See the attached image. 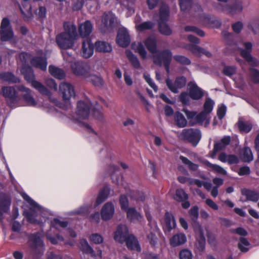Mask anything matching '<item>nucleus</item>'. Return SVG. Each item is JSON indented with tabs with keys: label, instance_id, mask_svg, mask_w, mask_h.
Masks as SVG:
<instances>
[{
	"label": "nucleus",
	"instance_id": "e2e57ef3",
	"mask_svg": "<svg viewBox=\"0 0 259 259\" xmlns=\"http://www.w3.org/2000/svg\"><path fill=\"white\" fill-rule=\"evenodd\" d=\"M174 58L177 62L182 65H188L191 63V61L188 58L183 56L176 55L174 57Z\"/></svg>",
	"mask_w": 259,
	"mask_h": 259
},
{
	"label": "nucleus",
	"instance_id": "0eeeda50",
	"mask_svg": "<svg viewBox=\"0 0 259 259\" xmlns=\"http://www.w3.org/2000/svg\"><path fill=\"white\" fill-rule=\"evenodd\" d=\"M201 135L200 130L197 128H185L182 130L179 138L183 140L187 141L196 146L201 139Z\"/></svg>",
	"mask_w": 259,
	"mask_h": 259
},
{
	"label": "nucleus",
	"instance_id": "79ce46f5",
	"mask_svg": "<svg viewBox=\"0 0 259 259\" xmlns=\"http://www.w3.org/2000/svg\"><path fill=\"white\" fill-rule=\"evenodd\" d=\"M30 210L31 211H30L24 212L25 216L26 218L27 221L31 224L41 225V224L43 223L41 221H40L39 220H37L35 219L36 214L35 212H34V210L35 209H32Z\"/></svg>",
	"mask_w": 259,
	"mask_h": 259
},
{
	"label": "nucleus",
	"instance_id": "6e6552de",
	"mask_svg": "<svg viewBox=\"0 0 259 259\" xmlns=\"http://www.w3.org/2000/svg\"><path fill=\"white\" fill-rule=\"evenodd\" d=\"M43 234L40 232L32 234L29 236V242L33 252L37 255L42 254L45 251V244L41 238Z\"/></svg>",
	"mask_w": 259,
	"mask_h": 259
},
{
	"label": "nucleus",
	"instance_id": "c85d7f7f",
	"mask_svg": "<svg viewBox=\"0 0 259 259\" xmlns=\"http://www.w3.org/2000/svg\"><path fill=\"white\" fill-rule=\"evenodd\" d=\"M188 49L194 54L201 56L205 55L206 57L210 58L212 56L211 53L204 49L196 45H191L188 47Z\"/></svg>",
	"mask_w": 259,
	"mask_h": 259
},
{
	"label": "nucleus",
	"instance_id": "f8f14e48",
	"mask_svg": "<svg viewBox=\"0 0 259 259\" xmlns=\"http://www.w3.org/2000/svg\"><path fill=\"white\" fill-rule=\"evenodd\" d=\"M71 68L74 74L79 76L87 77L89 76L90 67L82 61H74L71 64Z\"/></svg>",
	"mask_w": 259,
	"mask_h": 259
},
{
	"label": "nucleus",
	"instance_id": "a19ab883",
	"mask_svg": "<svg viewBox=\"0 0 259 259\" xmlns=\"http://www.w3.org/2000/svg\"><path fill=\"white\" fill-rule=\"evenodd\" d=\"M231 142V137L230 136H225L220 141V142L214 144V150L220 151L226 148Z\"/></svg>",
	"mask_w": 259,
	"mask_h": 259
},
{
	"label": "nucleus",
	"instance_id": "412c9836",
	"mask_svg": "<svg viewBox=\"0 0 259 259\" xmlns=\"http://www.w3.org/2000/svg\"><path fill=\"white\" fill-rule=\"evenodd\" d=\"M128 233V230L125 225H119L114 233V238L116 241L123 243L126 241L127 238L129 236Z\"/></svg>",
	"mask_w": 259,
	"mask_h": 259
},
{
	"label": "nucleus",
	"instance_id": "49530a36",
	"mask_svg": "<svg viewBox=\"0 0 259 259\" xmlns=\"http://www.w3.org/2000/svg\"><path fill=\"white\" fill-rule=\"evenodd\" d=\"M250 245V243L246 238L240 237L239 242L238 244L239 249L242 252H246L248 251V248L246 247Z\"/></svg>",
	"mask_w": 259,
	"mask_h": 259
},
{
	"label": "nucleus",
	"instance_id": "f03ea898",
	"mask_svg": "<svg viewBox=\"0 0 259 259\" xmlns=\"http://www.w3.org/2000/svg\"><path fill=\"white\" fill-rule=\"evenodd\" d=\"M91 107L92 104L89 101H78L77 104L75 120L80 126L86 128L90 132L95 133L90 125L81 121V120L86 119L89 117Z\"/></svg>",
	"mask_w": 259,
	"mask_h": 259
},
{
	"label": "nucleus",
	"instance_id": "052dcab7",
	"mask_svg": "<svg viewBox=\"0 0 259 259\" xmlns=\"http://www.w3.org/2000/svg\"><path fill=\"white\" fill-rule=\"evenodd\" d=\"M192 0H179V5L182 11L185 12L191 7Z\"/></svg>",
	"mask_w": 259,
	"mask_h": 259
},
{
	"label": "nucleus",
	"instance_id": "a18cd8bd",
	"mask_svg": "<svg viewBox=\"0 0 259 259\" xmlns=\"http://www.w3.org/2000/svg\"><path fill=\"white\" fill-rule=\"evenodd\" d=\"M242 158L244 162H250L253 159V155L251 149L248 147H245L242 151Z\"/></svg>",
	"mask_w": 259,
	"mask_h": 259
},
{
	"label": "nucleus",
	"instance_id": "f257e3e1",
	"mask_svg": "<svg viewBox=\"0 0 259 259\" xmlns=\"http://www.w3.org/2000/svg\"><path fill=\"white\" fill-rule=\"evenodd\" d=\"M64 31L57 35L56 40L58 46L67 50L72 48L78 35L75 25L71 22L63 23Z\"/></svg>",
	"mask_w": 259,
	"mask_h": 259
},
{
	"label": "nucleus",
	"instance_id": "bf43d9fd",
	"mask_svg": "<svg viewBox=\"0 0 259 259\" xmlns=\"http://www.w3.org/2000/svg\"><path fill=\"white\" fill-rule=\"evenodd\" d=\"M207 166H208L210 168H211L214 171L219 173L223 175H227V171L221 166L219 165L211 164L210 162H208L207 163Z\"/></svg>",
	"mask_w": 259,
	"mask_h": 259
},
{
	"label": "nucleus",
	"instance_id": "4c0bfd02",
	"mask_svg": "<svg viewBox=\"0 0 259 259\" xmlns=\"http://www.w3.org/2000/svg\"><path fill=\"white\" fill-rule=\"evenodd\" d=\"M110 193V189L108 187H104L100 190L96 200V205H98L103 203L108 197Z\"/></svg>",
	"mask_w": 259,
	"mask_h": 259
},
{
	"label": "nucleus",
	"instance_id": "680f3d73",
	"mask_svg": "<svg viewBox=\"0 0 259 259\" xmlns=\"http://www.w3.org/2000/svg\"><path fill=\"white\" fill-rule=\"evenodd\" d=\"M153 26L154 24L150 21L145 22L136 25L137 29L141 31L151 29Z\"/></svg>",
	"mask_w": 259,
	"mask_h": 259
},
{
	"label": "nucleus",
	"instance_id": "338daca9",
	"mask_svg": "<svg viewBox=\"0 0 259 259\" xmlns=\"http://www.w3.org/2000/svg\"><path fill=\"white\" fill-rule=\"evenodd\" d=\"M189 94H188L186 92H182L179 96V99L180 101L184 105L189 104Z\"/></svg>",
	"mask_w": 259,
	"mask_h": 259
},
{
	"label": "nucleus",
	"instance_id": "1a4fd4ad",
	"mask_svg": "<svg viewBox=\"0 0 259 259\" xmlns=\"http://www.w3.org/2000/svg\"><path fill=\"white\" fill-rule=\"evenodd\" d=\"M183 111L189 120L191 125L202 123L204 121H205L207 124L209 123L210 118L208 117V114L203 111L198 114H197L195 111H190L187 109H184Z\"/></svg>",
	"mask_w": 259,
	"mask_h": 259
},
{
	"label": "nucleus",
	"instance_id": "ddd939ff",
	"mask_svg": "<svg viewBox=\"0 0 259 259\" xmlns=\"http://www.w3.org/2000/svg\"><path fill=\"white\" fill-rule=\"evenodd\" d=\"M219 11L226 12L231 14L240 13L243 10L242 2L239 0L233 1L231 5L226 4L225 6L219 5L217 7Z\"/></svg>",
	"mask_w": 259,
	"mask_h": 259
},
{
	"label": "nucleus",
	"instance_id": "13d9d810",
	"mask_svg": "<svg viewBox=\"0 0 259 259\" xmlns=\"http://www.w3.org/2000/svg\"><path fill=\"white\" fill-rule=\"evenodd\" d=\"M199 21L203 25H209L213 23V20L207 15L203 14L199 18Z\"/></svg>",
	"mask_w": 259,
	"mask_h": 259
},
{
	"label": "nucleus",
	"instance_id": "39448f33",
	"mask_svg": "<svg viewBox=\"0 0 259 259\" xmlns=\"http://www.w3.org/2000/svg\"><path fill=\"white\" fill-rule=\"evenodd\" d=\"M16 86L3 87L1 90V95L6 99L7 104L11 108H16L21 100V97L16 90Z\"/></svg>",
	"mask_w": 259,
	"mask_h": 259
},
{
	"label": "nucleus",
	"instance_id": "2eb2a0df",
	"mask_svg": "<svg viewBox=\"0 0 259 259\" xmlns=\"http://www.w3.org/2000/svg\"><path fill=\"white\" fill-rule=\"evenodd\" d=\"M165 82L168 89L173 93L177 94L179 92V90L185 87L187 80L185 77L181 76L176 78L174 81L167 78Z\"/></svg>",
	"mask_w": 259,
	"mask_h": 259
},
{
	"label": "nucleus",
	"instance_id": "7ed1b4c3",
	"mask_svg": "<svg viewBox=\"0 0 259 259\" xmlns=\"http://www.w3.org/2000/svg\"><path fill=\"white\" fill-rule=\"evenodd\" d=\"M21 71L24 75L25 80L35 89L37 90L40 94L44 95H50V93L48 89L40 82L35 79V75L32 68L29 66H23Z\"/></svg>",
	"mask_w": 259,
	"mask_h": 259
},
{
	"label": "nucleus",
	"instance_id": "5701e85b",
	"mask_svg": "<svg viewBox=\"0 0 259 259\" xmlns=\"http://www.w3.org/2000/svg\"><path fill=\"white\" fill-rule=\"evenodd\" d=\"M93 45L90 39L86 38L82 42L80 53L83 58H89L93 55Z\"/></svg>",
	"mask_w": 259,
	"mask_h": 259
},
{
	"label": "nucleus",
	"instance_id": "a878e982",
	"mask_svg": "<svg viewBox=\"0 0 259 259\" xmlns=\"http://www.w3.org/2000/svg\"><path fill=\"white\" fill-rule=\"evenodd\" d=\"M114 213V206L111 202L105 203L102 208L101 214L102 218L104 221L111 219Z\"/></svg>",
	"mask_w": 259,
	"mask_h": 259
},
{
	"label": "nucleus",
	"instance_id": "f3484780",
	"mask_svg": "<svg viewBox=\"0 0 259 259\" xmlns=\"http://www.w3.org/2000/svg\"><path fill=\"white\" fill-rule=\"evenodd\" d=\"M244 49L241 51V55L247 61L249 64L253 67L259 66V62L253 58L250 53L252 50V44L250 42L243 43Z\"/></svg>",
	"mask_w": 259,
	"mask_h": 259
},
{
	"label": "nucleus",
	"instance_id": "ea45409f",
	"mask_svg": "<svg viewBox=\"0 0 259 259\" xmlns=\"http://www.w3.org/2000/svg\"><path fill=\"white\" fill-rule=\"evenodd\" d=\"M145 45L149 51L152 53V55L158 51L156 48V39L154 38L149 37L147 38L145 41Z\"/></svg>",
	"mask_w": 259,
	"mask_h": 259
},
{
	"label": "nucleus",
	"instance_id": "c756f323",
	"mask_svg": "<svg viewBox=\"0 0 259 259\" xmlns=\"http://www.w3.org/2000/svg\"><path fill=\"white\" fill-rule=\"evenodd\" d=\"M125 242L126 246L128 249L131 250H136L138 251H141L139 242L133 235H129Z\"/></svg>",
	"mask_w": 259,
	"mask_h": 259
},
{
	"label": "nucleus",
	"instance_id": "864d4df0",
	"mask_svg": "<svg viewBox=\"0 0 259 259\" xmlns=\"http://www.w3.org/2000/svg\"><path fill=\"white\" fill-rule=\"evenodd\" d=\"M184 30L186 32H194L201 37L205 36V33L203 30L194 26H187L185 27Z\"/></svg>",
	"mask_w": 259,
	"mask_h": 259
},
{
	"label": "nucleus",
	"instance_id": "58836bf2",
	"mask_svg": "<svg viewBox=\"0 0 259 259\" xmlns=\"http://www.w3.org/2000/svg\"><path fill=\"white\" fill-rule=\"evenodd\" d=\"M174 119L176 124L180 128L185 127L187 124V121L184 115L180 112H176L174 114Z\"/></svg>",
	"mask_w": 259,
	"mask_h": 259
},
{
	"label": "nucleus",
	"instance_id": "f704fd0d",
	"mask_svg": "<svg viewBox=\"0 0 259 259\" xmlns=\"http://www.w3.org/2000/svg\"><path fill=\"white\" fill-rule=\"evenodd\" d=\"M242 194L246 196V199L253 202H257L259 199V193L256 191L244 189Z\"/></svg>",
	"mask_w": 259,
	"mask_h": 259
},
{
	"label": "nucleus",
	"instance_id": "de8ad7c7",
	"mask_svg": "<svg viewBox=\"0 0 259 259\" xmlns=\"http://www.w3.org/2000/svg\"><path fill=\"white\" fill-rule=\"evenodd\" d=\"M214 105V102L211 99L207 98L203 105V111L209 115L212 111Z\"/></svg>",
	"mask_w": 259,
	"mask_h": 259
},
{
	"label": "nucleus",
	"instance_id": "bb28decb",
	"mask_svg": "<svg viewBox=\"0 0 259 259\" xmlns=\"http://www.w3.org/2000/svg\"><path fill=\"white\" fill-rule=\"evenodd\" d=\"M189 95L193 100H198L200 99L204 96V93L201 89L198 87L195 83L189 82Z\"/></svg>",
	"mask_w": 259,
	"mask_h": 259
},
{
	"label": "nucleus",
	"instance_id": "72a5a7b5",
	"mask_svg": "<svg viewBox=\"0 0 259 259\" xmlns=\"http://www.w3.org/2000/svg\"><path fill=\"white\" fill-rule=\"evenodd\" d=\"M96 50L101 53H109L112 51L111 46L108 42L98 41L95 43Z\"/></svg>",
	"mask_w": 259,
	"mask_h": 259
},
{
	"label": "nucleus",
	"instance_id": "aec40b11",
	"mask_svg": "<svg viewBox=\"0 0 259 259\" xmlns=\"http://www.w3.org/2000/svg\"><path fill=\"white\" fill-rule=\"evenodd\" d=\"M116 42L122 47H126L130 44V37L126 29L124 28L119 29L116 38Z\"/></svg>",
	"mask_w": 259,
	"mask_h": 259
},
{
	"label": "nucleus",
	"instance_id": "a211bd4d",
	"mask_svg": "<svg viewBox=\"0 0 259 259\" xmlns=\"http://www.w3.org/2000/svg\"><path fill=\"white\" fill-rule=\"evenodd\" d=\"M16 88L18 91L23 93L22 98L28 105L31 106L36 105L37 103L31 95V91L29 88L22 84L16 85Z\"/></svg>",
	"mask_w": 259,
	"mask_h": 259
},
{
	"label": "nucleus",
	"instance_id": "cd10ccee",
	"mask_svg": "<svg viewBox=\"0 0 259 259\" xmlns=\"http://www.w3.org/2000/svg\"><path fill=\"white\" fill-rule=\"evenodd\" d=\"M126 217L131 222H140L143 219V216L135 207H130L125 210Z\"/></svg>",
	"mask_w": 259,
	"mask_h": 259
},
{
	"label": "nucleus",
	"instance_id": "dca6fc26",
	"mask_svg": "<svg viewBox=\"0 0 259 259\" xmlns=\"http://www.w3.org/2000/svg\"><path fill=\"white\" fill-rule=\"evenodd\" d=\"M59 93L65 102L69 101L71 98L75 96L73 87L70 83L66 82L60 84Z\"/></svg>",
	"mask_w": 259,
	"mask_h": 259
},
{
	"label": "nucleus",
	"instance_id": "9d476101",
	"mask_svg": "<svg viewBox=\"0 0 259 259\" xmlns=\"http://www.w3.org/2000/svg\"><path fill=\"white\" fill-rule=\"evenodd\" d=\"M12 204V196L8 192L0 191V222L4 220V214L9 211Z\"/></svg>",
	"mask_w": 259,
	"mask_h": 259
},
{
	"label": "nucleus",
	"instance_id": "e433bc0d",
	"mask_svg": "<svg viewBox=\"0 0 259 259\" xmlns=\"http://www.w3.org/2000/svg\"><path fill=\"white\" fill-rule=\"evenodd\" d=\"M81 247L83 252V257L87 256L88 257L94 256V251L92 248L89 245L88 242L85 240L81 241Z\"/></svg>",
	"mask_w": 259,
	"mask_h": 259
},
{
	"label": "nucleus",
	"instance_id": "3c124183",
	"mask_svg": "<svg viewBox=\"0 0 259 259\" xmlns=\"http://www.w3.org/2000/svg\"><path fill=\"white\" fill-rule=\"evenodd\" d=\"M121 5L123 6L131 12L134 13V9L133 6L134 4L135 0H116Z\"/></svg>",
	"mask_w": 259,
	"mask_h": 259
},
{
	"label": "nucleus",
	"instance_id": "0e129e2a",
	"mask_svg": "<svg viewBox=\"0 0 259 259\" xmlns=\"http://www.w3.org/2000/svg\"><path fill=\"white\" fill-rule=\"evenodd\" d=\"M136 50L143 59H145L146 58L147 52L144 46L141 42L138 43Z\"/></svg>",
	"mask_w": 259,
	"mask_h": 259
},
{
	"label": "nucleus",
	"instance_id": "9b49d317",
	"mask_svg": "<svg viewBox=\"0 0 259 259\" xmlns=\"http://www.w3.org/2000/svg\"><path fill=\"white\" fill-rule=\"evenodd\" d=\"M13 31L10 20L7 18L3 19L0 27V38L2 41H6L12 39Z\"/></svg>",
	"mask_w": 259,
	"mask_h": 259
},
{
	"label": "nucleus",
	"instance_id": "603ef678",
	"mask_svg": "<svg viewBox=\"0 0 259 259\" xmlns=\"http://www.w3.org/2000/svg\"><path fill=\"white\" fill-rule=\"evenodd\" d=\"M238 127L241 132L248 133L252 128V125L247 122L239 121L238 123Z\"/></svg>",
	"mask_w": 259,
	"mask_h": 259
},
{
	"label": "nucleus",
	"instance_id": "4468645a",
	"mask_svg": "<svg viewBox=\"0 0 259 259\" xmlns=\"http://www.w3.org/2000/svg\"><path fill=\"white\" fill-rule=\"evenodd\" d=\"M101 26L105 29H112L117 25V19L111 12H105L101 18Z\"/></svg>",
	"mask_w": 259,
	"mask_h": 259
},
{
	"label": "nucleus",
	"instance_id": "6ab92c4d",
	"mask_svg": "<svg viewBox=\"0 0 259 259\" xmlns=\"http://www.w3.org/2000/svg\"><path fill=\"white\" fill-rule=\"evenodd\" d=\"M194 231L196 233L195 245L199 250H202L205 247V238L203 229L198 223L195 224Z\"/></svg>",
	"mask_w": 259,
	"mask_h": 259
},
{
	"label": "nucleus",
	"instance_id": "423d86ee",
	"mask_svg": "<svg viewBox=\"0 0 259 259\" xmlns=\"http://www.w3.org/2000/svg\"><path fill=\"white\" fill-rule=\"evenodd\" d=\"M169 17V8L167 5L162 4L159 9V30L160 32L165 35L171 34L172 31L165 23Z\"/></svg>",
	"mask_w": 259,
	"mask_h": 259
},
{
	"label": "nucleus",
	"instance_id": "2f4dec72",
	"mask_svg": "<svg viewBox=\"0 0 259 259\" xmlns=\"http://www.w3.org/2000/svg\"><path fill=\"white\" fill-rule=\"evenodd\" d=\"M22 7L19 6L22 14L23 18L25 20H29L33 17V14L31 11V7L29 4L25 2L22 4Z\"/></svg>",
	"mask_w": 259,
	"mask_h": 259
},
{
	"label": "nucleus",
	"instance_id": "c9c22d12",
	"mask_svg": "<svg viewBox=\"0 0 259 259\" xmlns=\"http://www.w3.org/2000/svg\"><path fill=\"white\" fill-rule=\"evenodd\" d=\"M49 71L53 76L59 79H62L65 76L63 70L53 65L49 66Z\"/></svg>",
	"mask_w": 259,
	"mask_h": 259
},
{
	"label": "nucleus",
	"instance_id": "c03bdc74",
	"mask_svg": "<svg viewBox=\"0 0 259 259\" xmlns=\"http://www.w3.org/2000/svg\"><path fill=\"white\" fill-rule=\"evenodd\" d=\"M126 55L135 68L139 69L141 68V65L138 59L131 51H126Z\"/></svg>",
	"mask_w": 259,
	"mask_h": 259
},
{
	"label": "nucleus",
	"instance_id": "b1692460",
	"mask_svg": "<svg viewBox=\"0 0 259 259\" xmlns=\"http://www.w3.org/2000/svg\"><path fill=\"white\" fill-rule=\"evenodd\" d=\"M174 199L177 201L182 202V207L185 209L190 206L189 202L187 201L188 195L183 189H178L176 190Z\"/></svg>",
	"mask_w": 259,
	"mask_h": 259
},
{
	"label": "nucleus",
	"instance_id": "09e8293b",
	"mask_svg": "<svg viewBox=\"0 0 259 259\" xmlns=\"http://www.w3.org/2000/svg\"><path fill=\"white\" fill-rule=\"evenodd\" d=\"M130 197L132 199L137 202L143 201L145 200V196L142 192L139 191H133L130 193Z\"/></svg>",
	"mask_w": 259,
	"mask_h": 259
},
{
	"label": "nucleus",
	"instance_id": "20e7f679",
	"mask_svg": "<svg viewBox=\"0 0 259 259\" xmlns=\"http://www.w3.org/2000/svg\"><path fill=\"white\" fill-rule=\"evenodd\" d=\"M152 57L155 64L159 66L163 64L166 72L169 73V66L172 58V53L169 50L158 51Z\"/></svg>",
	"mask_w": 259,
	"mask_h": 259
},
{
	"label": "nucleus",
	"instance_id": "6e6d98bb",
	"mask_svg": "<svg viewBox=\"0 0 259 259\" xmlns=\"http://www.w3.org/2000/svg\"><path fill=\"white\" fill-rule=\"evenodd\" d=\"M198 207L197 206L192 207L189 211V215L191 220L196 223L198 218Z\"/></svg>",
	"mask_w": 259,
	"mask_h": 259
},
{
	"label": "nucleus",
	"instance_id": "37998d69",
	"mask_svg": "<svg viewBox=\"0 0 259 259\" xmlns=\"http://www.w3.org/2000/svg\"><path fill=\"white\" fill-rule=\"evenodd\" d=\"M164 221L166 226L169 230L175 227L176 223L172 214L168 212H166L164 215Z\"/></svg>",
	"mask_w": 259,
	"mask_h": 259
},
{
	"label": "nucleus",
	"instance_id": "69168bd1",
	"mask_svg": "<svg viewBox=\"0 0 259 259\" xmlns=\"http://www.w3.org/2000/svg\"><path fill=\"white\" fill-rule=\"evenodd\" d=\"M180 259H192L193 255L188 249H183L179 253Z\"/></svg>",
	"mask_w": 259,
	"mask_h": 259
},
{
	"label": "nucleus",
	"instance_id": "7c9ffc66",
	"mask_svg": "<svg viewBox=\"0 0 259 259\" xmlns=\"http://www.w3.org/2000/svg\"><path fill=\"white\" fill-rule=\"evenodd\" d=\"M186 240V237L184 234L178 233L171 237L170 239V243L172 246H178L185 243Z\"/></svg>",
	"mask_w": 259,
	"mask_h": 259
},
{
	"label": "nucleus",
	"instance_id": "393cba45",
	"mask_svg": "<svg viewBox=\"0 0 259 259\" xmlns=\"http://www.w3.org/2000/svg\"><path fill=\"white\" fill-rule=\"evenodd\" d=\"M93 29V25L91 22L87 20L84 22L80 24L78 27V32L80 36L82 38H88Z\"/></svg>",
	"mask_w": 259,
	"mask_h": 259
},
{
	"label": "nucleus",
	"instance_id": "473e14b6",
	"mask_svg": "<svg viewBox=\"0 0 259 259\" xmlns=\"http://www.w3.org/2000/svg\"><path fill=\"white\" fill-rule=\"evenodd\" d=\"M0 79L11 83H19L20 79L10 72L0 73Z\"/></svg>",
	"mask_w": 259,
	"mask_h": 259
},
{
	"label": "nucleus",
	"instance_id": "8fccbe9b",
	"mask_svg": "<svg viewBox=\"0 0 259 259\" xmlns=\"http://www.w3.org/2000/svg\"><path fill=\"white\" fill-rule=\"evenodd\" d=\"M68 225L66 221H61L58 219H54L51 223V228H54L58 229L60 228H65Z\"/></svg>",
	"mask_w": 259,
	"mask_h": 259
},
{
	"label": "nucleus",
	"instance_id": "774afa93",
	"mask_svg": "<svg viewBox=\"0 0 259 259\" xmlns=\"http://www.w3.org/2000/svg\"><path fill=\"white\" fill-rule=\"evenodd\" d=\"M248 27V28L251 29L254 33H256V30L259 29V19H257L252 20Z\"/></svg>",
	"mask_w": 259,
	"mask_h": 259
},
{
	"label": "nucleus",
	"instance_id": "4be33fe9",
	"mask_svg": "<svg viewBox=\"0 0 259 259\" xmlns=\"http://www.w3.org/2000/svg\"><path fill=\"white\" fill-rule=\"evenodd\" d=\"M30 64L35 68L42 71L46 70L48 63L46 55L41 54L40 56L33 57L30 60Z\"/></svg>",
	"mask_w": 259,
	"mask_h": 259
},
{
	"label": "nucleus",
	"instance_id": "5fc2aeb1",
	"mask_svg": "<svg viewBox=\"0 0 259 259\" xmlns=\"http://www.w3.org/2000/svg\"><path fill=\"white\" fill-rule=\"evenodd\" d=\"M89 80L95 86H102L103 83L102 78L100 76L95 75H90L89 78Z\"/></svg>",
	"mask_w": 259,
	"mask_h": 259
},
{
	"label": "nucleus",
	"instance_id": "4d7b16f0",
	"mask_svg": "<svg viewBox=\"0 0 259 259\" xmlns=\"http://www.w3.org/2000/svg\"><path fill=\"white\" fill-rule=\"evenodd\" d=\"M23 198L30 205V209H40L41 207L33 200H32L29 196L26 194L23 195Z\"/></svg>",
	"mask_w": 259,
	"mask_h": 259
}]
</instances>
